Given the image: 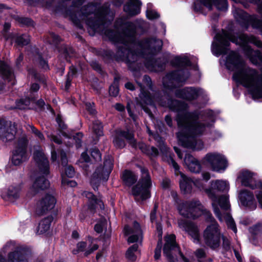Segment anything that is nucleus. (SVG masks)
Returning <instances> with one entry per match:
<instances>
[{
  "label": "nucleus",
  "mask_w": 262,
  "mask_h": 262,
  "mask_svg": "<svg viewBox=\"0 0 262 262\" xmlns=\"http://www.w3.org/2000/svg\"><path fill=\"white\" fill-rule=\"evenodd\" d=\"M0 74L6 78L9 77L12 74L10 68L5 62L0 60Z\"/></svg>",
  "instance_id": "47"
},
{
  "label": "nucleus",
  "mask_w": 262,
  "mask_h": 262,
  "mask_svg": "<svg viewBox=\"0 0 262 262\" xmlns=\"http://www.w3.org/2000/svg\"><path fill=\"white\" fill-rule=\"evenodd\" d=\"M178 224L180 228L183 229L193 239H199V231L198 227L194 223L185 220L181 219L178 220Z\"/></svg>",
  "instance_id": "24"
},
{
  "label": "nucleus",
  "mask_w": 262,
  "mask_h": 262,
  "mask_svg": "<svg viewBox=\"0 0 262 262\" xmlns=\"http://www.w3.org/2000/svg\"><path fill=\"white\" fill-rule=\"evenodd\" d=\"M227 66H232L237 71L233 75L234 80L246 88H250L252 94L256 98L262 97V74L247 67L239 55L231 51L227 57Z\"/></svg>",
  "instance_id": "4"
},
{
  "label": "nucleus",
  "mask_w": 262,
  "mask_h": 262,
  "mask_svg": "<svg viewBox=\"0 0 262 262\" xmlns=\"http://www.w3.org/2000/svg\"><path fill=\"white\" fill-rule=\"evenodd\" d=\"M141 178L132 188V194L137 201L144 200L150 197L151 181L148 170L144 167H141Z\"/></svg>",
  "instance_id": "7"
},
{
  "label": "nucleus",
  "mask_w": 262,
  "mask_h": 262,
  "mask_svg": "<svg viewBox=\"0 0 262 262\" xmlns=\"http://www.w3.org/2000/svg\"><path fill=\"white\" fill-rule=\"evenodd\" d=\"M154 100L163 106L168 107L170 110L178 112L176 121L181 132L177 134L181 145L193 150H199L203 148L204 144L200 140L195 138L202 135L206 127L211 124L206 120H200L201 113L198 111L188 112V105L185 102L172 98L169 95L161 96L156 93Z\"/></svg>",
  "instance_id": "1"
},
{
  "label": "nucleus",
  "mask_w": 262,
  "mask_h": 262,
  "mask_svg": "<svg viewBox=\"0 0 262 262\" xmlns=\"http://www.w3.org/2000/svg\"><path fill=\"white\" fill-rule=\"evenodd\" d=\"M56 120L58 124L59 131L63 136L67 137L68 135L64 132V130L67 128V125L60 118H57Z\"/></svg>",
  "instance_id": "54"
},
{
  "label": "nucleus",
  "mask_w": 262,
  "mask_h": 262,
  "mask_svg": "<svg viewBox=\"0 0 262 262\" xmlns=\"http://www.w3.org/2000/svg\"><path fill=\"white\" fill-rule=\"evenodd\" d=\"M33 159L40 172L46 175L48 174L50 172L49 162L42 149L39 146L34 147Z\"/></svg>",
  "instance_id": "18"
},
{
  "label": "nucleus",
  "mask_w": 262,
  "mask_h": 262,
  "mask_svg": "<svg viewBox=\"0 0 262 262\" xmlns=\"http://www.w3.org/2000/svg\"><path fill=\"white\" fill-rule=\"evenodd\" d=\"M49 185V182L44 177H39L35 179L30 191L32 195H34L40 191L48 188Z\"/></svg>",
  "instance_id": "27"
},
{
  "label": "nucleus",
  "mask_w": 262,
  "mask_h": 262,
  "mask_svg": "<svg viewBox=\"0 0 262 262\" xmlns=\"http://www.w3.org/2000/svg\"><path fill=\"white\" fill-rule=\"evenodd\" d=\"M179 213L186 218L195 219L199 216L195 212L201 209V203L199 200H192L190 201L181 202L177 205Z\"/></svg>",
  "instance_id": "13"
},
{
  "label": "nucleus",
  "mask_w": 262,
  "mask_h": 262,
  "mask_svg": "<svg viewBox=\"0 0 262 262\" xmlns=\"http://www.w3.org/2000/svg\"><path fill=\"white\" fill-rule=\"evenodd\" d=\"M106 223V221L105 219H103L99 222L98 223L96 224L94 227L95 231L98 233H101L103 231V229L104 227L105 224Z\"/></svg>",
  "instance_id": "55"
},
{
  "label": "nucleus",
  "mask_w": 262,
  "mask_h": 262,
  "mask_svg": "<svg viewBox=\"0 0 262 262\" xmlns=\"http://www.w3.org/2000/svg\"><path fill=\"white\" fill-rule=\"evenodd\" d=\"M29 127L30 128L31 132L35 136L38 137L40 139L42 140L44 139L43 134L39 130L36 129L34 126L29 125Z\"/></svg>",
  "instance_id": "60"
},
{
  "label": "nucleus",
  "mask_w": 262,
  "mask_h": 262,
  "mask_svg": "<svg viewBox=\"0 0 262 262\" xmlns=\"http://www.w3.org/2000/svg\"><path fill=\"white\" fill-rule=\"evenodd\" d=\"M138 248V245L136 244H134L128 249L126 253V257L128 260L133 261L136 259V256L134 254V252L137 250Z\"/></svg>",
  "instance_id": "48"
},
{
  "label": "nucleus",
  "mask_w": 262,
  "mask_h": 262,
  "mask_svg": "<svg viewBox=\"0 0 262 262\" xmlns=\"http://www.w3.org/2000/svg\"><path fill=\"white\" fill-rule=\"evenodd\" d=\"M211 188L212 192L213 190H217L218 191L224 192L228 190L229 189V185L228 184L224 181L222 180H216L215 181H212L211 184Z\"/></svg>",
  "instance_id": "39"
},
{
  "label": "nucleus",
  "mask_w": 262,
  "mask_h": 262,
  "mask_svg": "<svg viewBox=\"0 0 262 262\" xmlns=\"http://www.w3.org/2000/svg\"><path fill=\"white\" fill-rule=\"evenodd\" d=\"M20 188L19 186H10L8 190L7 196L10 200L17 199L19 196Z\"/></svg>",
  "instance_id": "43"
},
{
  "label": "nucleus",
  "mask_w": 262,
  "mask_h": 262,
  "mask_svg": "<svg viewBox=\"0 0 262 262\" xmlns=\"http://www.w3.org/2000/svg\"><path fill=\"white\" fill-rule=\"evenodd\" d=\"M158 208V204L155 203L153 209L151 210L150 214V221L153 223L156 219V212Z\"/></svg>",
  "instance_id": "63"
},
{
  "label": "nucleus",
  "mask_w": 262,
  "mask_h": 262,
  "mask_svg": "<svg viewBox=\"0 0 262 262\" xmlns=\"http://www.w3.org/2000/svg\"><path fill=\"white\" fill-rule=\"evenodd\" d=\"M162 245V240L159 239L158 243H157V247L155 250L154 257L156 260H158L160 258Z\"/></svg>",
  "instance_id": "53"
},
{
  "label": "nucleus",
  "mask_w": 262,
  "mask_h": 262,
  "mask_svg": "<svg viewBox=\"0 0 262 262\" xmlns=\"http://www.w3.org/2000/svg\"><path fill=\"white\" fill-rule=\"evenodd\" d=\"M217 223L208 226L204 231V239L205 244L211 249H216L220 246V232Z\"/></svg>",
  "instance_id": "12"
},
{
  "label": "nucleus",
  "mask_w": 262,
  "mask_h": 262,
  "mask_svg": "<svg viewBox=\"0 0 262 262\" xmlns=\"http://www.w3.org/2000/svg\"><path fill=\"white\" fill-rule=\"evenodd\" d=\"M238 198L241 203L244 206L254 209L256 207L254 194L252 192L247 189H242L238 193Z\"/></svg>",
  "instance_id": "22"
},
{
  "label": "nucleus",
  "mask_w": 262,
  "mask_h": 262,
  "mask_svg": "<svg viewBox=\"0 0 262 262\" xmlns=\"http://www.w3.org/2000/svg\"><path fill=\"white\" fill-rule=\"evenodd\" d=\"M141 2L139 0H130L124 6V10L129 15H136L140 12Z\"/></svg>",
  "instance_id": "28"
},
{
  "label": "nucleus",
  "mask_w": 262,
  "mask_h": 262,
  "mask_svg": "<svg viewBox=\"0 0 262 262\" xmlns=\"http://www.w3.org/2000/svg\"><path fill=\"white\" fill-rule=\"evenodd\" d=\"M161 151L163 152L162 160L174 168L177 175L180 174L181 176V179L180 180L179 183L181 191L184 194L190 193L192 190V182L180 171L179 165L173 159L174 154L169 151V149L166 147L161 149Z\"/></svg>",
  "instance_id": "6"
},
{
  "label": "nucleus",
  "mask_w": 262,
  "mask_h": 262,
  "mask_svg": "<svg viewBox=\"0 0 262 262\" xmlns=\"http://www.w3.org/2000/svg\"><path fill=\"white\" fill-rule=\"evenodd\" d=\"M163 254L167 257L168 262H178L177 254H179L184 262H190L181 251L176 241V236L171 234L165 239L163 247Z\"/></svg>",
  "instance_id": "11"
},
{
  "label": "nucleus",
  "mask_w": 262,
  "mask_h": 262,
  "mask_svg": "<svg viewBox=\"0 0 262 262\" xmlns=\"http://www.w3.org/2000/svg\"><path fill=\"white\" fill-rule=\"evenodd\" d=\"M233 14L236 21L239 24L243 25L248 24L250 16L248 15L244 10L235 8L233 11Z\"/></svg>",
  "instance_id": "33"
},
{
  "label": "nucleus",
  "mask_w": 262,
  "mask_h": 262,
  "mask_svg": "<svg viewBox=\"0 0 262 262\" xmlns=\"http://www.w3.org/2000/svg\"><path fill=\"white\" fill-rule=\"evenodd\" d=\"M93 133L98 137L103 135V126L102 123L99 120H96L93 122Z\"/></svg>",
  "instance_id": "46"
},
{
  "label": "nucleus",
  "mask_w": 262,
  "mask_h": 262,
  "mask_svg": "<svg viewBox=\"0 0 262 262\" xmlns=\"http://www.w3.org/2000/svg\"><path fill=\"white\" fill-rule=\"evenodd\" d=\"M146 15L147 17L150 19H156L159 17L158 13L153 10H147Z\"/></svg>",
  "instance_id": "64"
},
{
  "label": "nucleus",
  "mask_w": 262,
  "mask_h": 262,
  "mask_svg": "<svg viewBox=\"0 0 262 262\" xmlns=\"http://www.w3.org/2000/svg\"><path fill=\"white\" fill-rule=\"evenodd\" d=\"M171 62L173 66L180 68L178 70L185 69L188 71L186 67L190 66V61L186 57H176Z\"/></svg>",
  "instance_id": "34"
},
{
  "label": "nucleus",
  "mask_w": 262,
  "mask_h": 262,
  "mask_svg": "<svg viewBox=\"0 0 262 262\" xmlns=\"http://www.w3.org/2000/svg\"><path fill=\"white\" fill-rule=\"evenodd\" d=\"M28 160L27 153L13 150L12 156V163L14 165H19Z\"/></svg>",
  "instance_id": "35"
},
{
  "label": "nucleus",
  "mask_w": 262,
  "mask_h": 262,
  "mask_svg": "<svg viewBox=\"0 0 262 262\" xmlns=\"http://www.w3.org/2000/svg\"><path fill=\"white\" fill-rule=\"evenodd\" d=\"M16 133L14 126H9L4 120H0V139L4 142L12 141Z\"/></svg>",
  "instance_id": "23"
},
{
  "label": "nucleus",
  "mask_w": 262,
  "mask_h": 262,
  "mask_svg": "<svg viewBox=\"0 0 262 262\" xmlns=\"http://www.w3.org/2000/svg\"><path fill=\"white\" fill-rule=\"evenodd\" d=\"M83 137L82 133H78L74 136V140L75 141L76 146L77 148H79L81 146V139Z\"/></svg>",
  "instance_id": "58"
},
{
  "label": "nucleus",
  "mask_w": 262,
  "mask_h": 262,
  "mask_svg": "<svg viewBox=\"0 0 262 262\" xmlns=\"http://www.w3.org/2000/svg\"><path fill=\"white\" fill-rule=\"evenodd\" d=\"M202 93L203 91L200 89L185 88L177 90L175 92V95L178 98L191 101L196 99Z\"/></svg>",
  "instance_id": "21"
},
{
  "label": "nucleus",
  "mask_w": 262,
  "mask_h": 262,
  "mask_svg": "<svg viewBox=\"0 0 262 262\" xmlns=\"http://www.w3.org/2000/svg\"><path fill=\"white\" fill-rule=\"evenodd\" d=\"M204 160L208 162L213 171L224 170L227 167V160L221 154H208L205 157Z\"/></svg>",
  "instance_id": "15"
},
{
  "label": "nucleus",
  "mask_w": 262,
  "mask_h": 262,
  "mask_svg": "<svg viewBox=\"0 0 262 262\" xmlns=\"http://www.w3.org/2000/svg\"><path fill=\"white\" fill-rule=\"evenodd\" d=\"M205 192L212 201V205L213 207L215 214L218 219L220 221H222V214L217 205L218 204L221 208L223 210H228L230 206L228 196L226 195H222L218 198L215 194L214 192H212L211 189H206Z\"/></svg>",
  "instance_id": "14"
},
{
  "label": "nucleus",
  "mask_w": 262,
  "mask_h": 262,
  "mask_svg": "<svg viewBox=\"0 0 262 262\" xmlns=\"http://www.w3.org/2000/svg\"><path fill=\"white\" fill-rule=\"evenodd\" d=\"M115 26H124L125 29L122 33L108 30L105 32V34L112 41L122 44L118 47L116 57L117 60L124 61L128 66L137 61L140 56L154 55L161 50L163 41L161 39L152 37L136 41L134 23L124 22L123 19L120 18L116 21Z\"/></svg>",
  "instance_id": "2"
},
{
  "label": "nucleus",
  "mask_w": 262,
  "mask_h": 262,
  "mask_svg": "<svg viewBox=\"0 0 262 262\" xmlns=\"http://www.w3.org/2000/svg\"><path fill=\"white\" fill-rule=\"evenodd\" d=\"M223 244L222 246L223 249L226 251H228L230 250V241L225 236H222Z\"/></svg>",
  "instance_id": "59"
},
{
  "label": "nucleus",
  "mask_w": 262,
  "mask_h": 262,
  "mask_svg": "<svg viewBox=\"0 0 262 262\" xmlns=\"http://www.w3.org/2000/svg\"><path fill=\"white\" fill-rule=\"evenodd\" d=\"M108 12V8L106 6L103 5L97 9L96 4L90 3L81 8L79 15L81 19L85 20L86 25L93 31L104 32L107 36L105 32L111 29L105 30L104 28Z\"/></svg>",
  "instance_id": "5"
},
{
  "label": "nucleus",
  "mask_w": 262,
  "mask_h": 262,
  "mask_svg": "<svg viewBox=\"0 0 262 262\" xmlns=\"http://www.w3.org/2000/svg\"><path fill=\"white\" fill-rule=\"evenodd\" d=\"M189 76V71L185 69L171 71L163 78V85L165 89L173 90L184 84Z\"/></svg>",
  "instance_id": "10"
},
{
  "label": "nucleus",
  "mask_w": 262,
  "mask_h": 262,
  "mask_svg": "<svg viewBox=\"0 0 262 262\" xmlns=\"http://www.w3.org/2000/svg\"><path fill=\"white\" fill-rule=\"evenodd\" d=\"M254 176L253 172L248 170H244L239 172L237 179L243 186L249 187L252 189L260 188L262 186V182L256 180Z\"/></svg>",
  "instance_id": "17"
},
{
  "label": "nucleus",
  "mask_w": 262,
  "mask_h": 262,
  "mask_svg": "<svg viewBox=\"0 0 262 262\" xmlns=\"http://www.w3.org/2000/svg\"><path fill=\"white\" fill-rule=\"evenodd\" d=\"M70 17H71V19L72 20L73 22L75 24V25L78 28H79V29L83 28L82 25L81 24L79 19L77 18V17L76 15L71 14L70 15Z\"/></svg>",
  "instance_id": "62"
},
{
  "label": "nucleus",
  "mask_w": 262,
  "mask_h": 262,
  "mask_svg": "<svg viewBox=\"0 0 262 262\" xmlns=\"http://www.w3.org/2000/svg\"><path fill=\"white\" fill-rule=\"evenodd\" d=\"M249 231L251 234V242L254 245L258 243V237L262 234V224H257L249 228Z\"/></svg>",
  "instance_id": "32"
},
{
  "label": "nucleus",
  "mask_w": 262,
  "mask_h": 262,
  "mask_svg": "<svg viewBox=\"0 0 262 262\" xmlns=\"http://www.w3.org/2000/svg\"><path fill=\"white\" fill-rule=\"evenodd\" d=\"M119 93V88L117 84H113L110 86L109 93L110 95L113 97L117 96Z\"/></svg>",
  "instance_id": "57"
},
{
  "label": "nucleus",
  "mask_w": 262,
  "mask_h": 262,
  "mask_svg": "<svg viewBox=\"0 0 262 262\" xmlns=\"http://www.w3.org/2000/svg\"><path fill=\"white\" fill-rule=\"evenodd\" d=\"M60 157L62 165L63 166H67L68 165V161L66 153L63 150L60 151Z\"/></svg>",
  "instance_id": "61"
},
{
  "label": "nucleus",
  "mask_w": 262,
  "mask_h": 262,
  "mask_svg": "<svg viewBox=\"0 0 262 262\" xmlns=\"http://www.w3.org/2000/svg\"><path fill=\"white\" fill-rule=\"evenodd\" d=\"M224 218L228 227L232 229L234 232L236 233L237 232L236 225L230 214L228 213H226L225 214Z\"/></svg>",
  "instance_id": "49"
},
{
  "label": "nucleus",
  "mask_w": 262,
  "mask_h": 262,
  "mask_svg": "<svg viewBox=\"0 0 262 262\" xmlns=\"http://www.w3.org/2000/svg\"><path fill=\"white\" fill-rule=\"evenodd\" d=\"M83 196L86 197L90 203V204L89 206V208L92 211H93L95 209L96 205H99L101 206L102 201L99 199H97L96 196L93 194L92 192L89 191H84L82 193Z\"/></svg>",
  "instance_id": "37"
},
{
  "label": "nucleus",
  "mask_w": 262,
  "mask_h": 262,
  "mask_svg": "<svg viewBox=\"0 0 262 262\" xmlns=\"http://www.w3.org/2000/svg\"><path fill=\"white\" fill-rule=\"evenodd\" d=\"M166 60L164 58L149 59L145 63V67L150 71L154 72L162 71L165 67Z\"/></svg>",
  "instance_id": "26"
},
{
  "label": "nucleus",
  "mask_w": 262,
  "mask_h": 262,
  "mask_svg": "<svg viewBox=\"0 0 262 262\" xmlns=\"http://www.w3.org/2000/svg\"><path fill=\"white\" fill-rule=\"evenodd\" d=\"M64 171L66 174L69 178H73L75 176V170L73 166L71 165H67V166H64Z\"/></svg>",
  "instance_id": "56"
},
{
  "label": "nucleus",
  "mask_w": 262,
  "mask_h": 262,
  "mask_svg": "<svg viewBox=\"0 0 262 262\" xmlns=\"http://www.w3.org/2000/svg\"><path fill=\"white\" fill-rule=\"evenodd\" d=\"M198 209L202 211L203 214L205 216V220L207 222H209L211 223V224H214V223H216V222L215 221V220L212 216V214L210 212V211L207 210L206 209H203V206H202L201 204V209Z\"/></svg>",
  "instance_id": "50"
},
{
  "label": "nucleus",
  "mask_w": 262,
  "mask_h": 262,
  "mask_svg": "<svg viewBox=\"0 0 262 262\" xmlns=\"http://www.w3.org/2000/svg\"><path fill=\"white\" fill-rule=\"evenodd\" d=\"M248 24H250L253 28L259 29L262 32V20L255 16H250Z\"/></svg>",
  "instance_id": "45"
},
{
  "label": "nucleus",
  "mask_w": 262,
  "mask_h": 262,
  "mask_svg": "<svg viewBox=\"0 0 262 262\" xmlns=\"http://www.w3.org/2000/svg\"><path fill=\"white\" fill-rule=\"evenodd\" d=\"M124 138L126 139L132 146L137 147L133 134L129 132L122 130H117L115 132L113 141L115 146L118 148L124 147L125 143Z\"/></svg>",
  "instance_id": "19"
},
{
  "label": "nucleus",
  "mask_w": 262,
  "mask_h": 262,
  "mask_svg": "<svg viewBox=\"0 0 262 262\" xmlns=\"http://www.w3.org/2000/svg\"><path fill=\"white\" fill-rule=\"evenodd\" d=\"M124 231L126 235H128L131 233H136L137 234H142V230L140 224L136 221L134 222L133 228L132 229H131L128 225H126L124 227Z\"/></svg>",
  "instance_id": "42"
},
{
  "label": "nucleus",
  "mask_w": 262,
  "mask_h": 262,
  "mask_svg": "<svg viewBox=\"0 0 262 262\" xmlns=\"http://www.w3.org/2000/svg\"><path fill=\"white\" fill-rule=\"evenodd\" d=\"M28 145L29 140L27 135L22 134L16 139L14 150L27 153Z\"/></svg>",
  "instance_id": "30"
},
{
  "label": "nucleus",
  "mask_w": 262,
  "mask_h": 262,
  "mask_svg": "<svg viewBox=\"0 0 262 262\" xmlns=\"http://www.w3.org/2000/svg\"><path fill=\"white\" fill-rule=\"evenodd\" d=\"M122 179L124 185L130 186L136 182L137 177L132 171L125 170L122 173Z\"/></svg>",
  "instance_id": "36"
},
{
  "label": "nucleus",
  "mask_w": 262,
  "mask_h": 262,
  "mask_svg": "<svg viewBox=\"0 0 262 262\" xmlns=\"http://www.w3.org/2000/svg\"><path fill=\"white\" fill-rule=\"evenodd\" d=\"M10 37L15 40L17 45L21 47L27 45L30 42L29 36L26 34L21 35L11 34Z\"/></svg>",
  "instance_id": "40"
},
{
  "label": "nucleus",
  "mask_w": 262,
  "mask_h": 262,
  "mask_svg": "<svg viewBox=\"0 0 262 262\" xmlns=\"http://www.w3.org/2000/svg\"><path fill=\"white\" fill-rule=\"evenodd\" d=\"M56 203L55 198L52 195L46 194L38 203L36 213L39 216L43 215L52 210Z\"/></svg>",
  "instance_id": "20"
},
{
  "label": "nucleus",
  "mask_w": 262,
  "mask_h": 262,
  "mask_svg": "<svg viewBox=\"0 0 262 262\" xmlns=\"http://www.w3.org/2000/svg\"><path fill=\"white\" fill-rule=\"evenodd\" d=\"M184 162L187 168L191 172L199 173L201 170V165L199 161L189 154L185 155Z\"/></svg>",
  "instance_id": "25"
},
{
  "label": "nucleus",
  "mask_w": 262,
  "mask_h": 262,
  "mask_svg": "<svg viewBox=\"0 0 262 262\" xmlns=\"http://www.w3.org/2000/svg\"><path fill=\"white\" fill-rule=\"evenodd\" d=\"M53 220V217L52 216H49L40 221L38 227V232L39 234L44 233L50 229Z\"/></svg>",
  "instance_id": "38"
},
{
  "label": "nucleus",
  "mask_w": 262,
  "mask_h": 262,
  "mask_svg": "<svg viewBox=\"0 0 262 262\" xmlns=\"http://www.w3.org/2000/svg\"><path fill=\"white\" fill-rule=\"evenodd\" d=\"M113 168V159L108 156L104 160L103 166H98L93 173L90 183L93 189L98 190L101 181H106Z\"/></svg>",
  "instance_id": "8"
},
{
  "label": "nucleus",
  "mask_w": 262,
  "mask_h": 262,
  "mask_svg": "<svg viewBox=\"0 0 262 262\" xmlns=\"http://www.w3.org/2000/svg\"><path fill=\"white\" fill-rule=\"evenodd\" d=\"M201 2L210 10L214 5L218 10L225 11L227 8L226 0H200Z\"/></svg>",
  "instance_id": "29"
},
{
  "label": "nucleus",
  "mask_w": 262,
  "mask_h": 262,
  "mask_svg": "<svg viewBox=\"0 0 262 262\" xmlns=\"http://www.w3.org/2000/svg\"><path fill=\"white\" fill-rule=\"evenodd\" d=\"M91 155L96 162H99L101 160V154L98 148L91 149Z\"/></svg>",
  "instance_id": "52"
},
{
  "label": "nucleus",
  "mask_w": 262,
  "mask_h": 262,
  "mask_svg": "<svg viewBox=\"0 0 262 262\" xmlns=\"http://www.w3.org/2000/svg\"><path fill=\"white\" fill-rule=\"evenodd\" d=\"M29 74L33 77L35 80H37L40 82H44V77L38 73L34 69H30L28 70Z\"/></svg>",
  "instance_id": "51"
},
{
  "label": "nucleus",
  "mask_w": 262,
  "mask_h": 262,
  "mask_svg": "<svg viewBox=\"0 0 262 262\" xmlns=\"http://www.w3.org/2000/svg\"><path fill=\"white\" fill-rule=\"evenodd\" d=\"M35 101L34 98L27 97L25 99H21L16 102V108L19 110H25L29 106L31 102H34Z\"/></svg>",
  "instance_id": "44"
},
{
  "label": "nucleus",
  "mask_w": 262,
  "mask_h": 262,
  "mask_svg": "<svg viewBox=\"0 0 262 262\" xmlns=\"http://www.w3.org/2000/svg\"><path fill=\"white\" fill-rule=\"evenodd\" d=\"M139 85L140 86L141 94L139 95V97L136 98V104L139 105L150 118H154V115L148 106L154 108H156L154 104L153 100L150 93L145 91L141 84Z\"/></svg>",
  "instance_id": "16"
},
{
  "label": "nucleus",
  "mask_w": 262,
  "mask_h": 262,
  "mask_svg": "<svg viewBox=\"0 0 262 262\" xmlns=\"http://www.w3.org/2000/svg\"><path fill=\"white\" fill-rule=\"evenodd\" d=\"M59 51L60 52L59 58L64 59L67 61H70L68 57H71L74 53L73 49L66 45L62 46Z\"/></svg>",
  "instance_id": "41"
},
{
  "label": "nucleus",
  "mask_w": 262,
  "mask_h": 262,
  "mask_svg": "<svg viewBox=\"0 0 262 262\" xmlns=\"http://www.w3.org/2000/svg\"><path fill=\"white\" fill-rule=\"evenodd\" d=\"M138 147L142 152L147 155L150 158L157 157L159 155V150L155 147L147 145L143 143H139Z\"/></svg>",
  "instance_id": "31"
},
{
  "label": "nucleus",
  "mask_w": 262,
  "mask_h": 262,
  "mask_svg": "<svg viewBox=\"0 0 262 262\" xmlns=\"http://www.w3.org/2000/svg\"><path fill=\"white\" fill-rule=\"evenodd\" d=\"M216 37L219 43H212V50L214 54H227L231 41L242 47L245 55L253 64H262V41L254 36L242 33L236 37L231 32L223 31Z\"/></svg>",
  "instance_id": "3"
},
{
  "label": "nucleus",
  "mask_w": 262,
  "mask_h": 262,
  "mask_svg": "<svg viewBox=\"0 0 262 262\" xmlns=\"http://www.w3.org/2000/svg\"><path fill=\"white\" fill-rule=\"evenodd\" d=\"M7 248L11 250L7 255V262H29L32 255L31 249L26 246H15L8 243L4 247L5 249Z\"/></svg>",
  "instance_id": "9"
}]
</instances>
